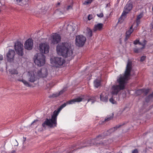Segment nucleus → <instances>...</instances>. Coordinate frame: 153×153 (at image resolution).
Instances as JSON below:
<instances>
[{"instance_id": "f257e3e1", "label": "nucleus", "mask_w": 153, "mask_h": 153, "mask_svg": "<svg viewBox=\"0 0 153 153\" xmlns=\"http://www.w3.org/2000/svg\"><path fill=\"white\" fill-rule=\"evenodd\" d=\"M132 69V62L128 60L123 76H121L117 79V82L119 85H114L111 87V94L112 95H117L120 90L125 89L126 84L130 79L131 72Z\"/></svg>"}, {"instance_id": "f03ea898", "label": "nucleus", "mask_w": 153, "mask_h": 153, "mask_svg": "<svg viewBox=\"0 0 153 153\" xmlns=\"http://www.w3.org/2000/svg\"><path fill=\"white\" fill-rule=\"evenodd\" d=\"M82 98L79 97L64 103L60 106L57 111H54L51 119L46 118L45 119V121L42 124V127L45 128L47 126L51 128L54 126H56L57 124V117L59 112L62 109L68 104H72L76 102H81L82 100Z\"/></svg>"}, {"instance_id": "7ed1b4c3", "label": "nucleus", "mask_w": 153, "mask_h": 153, "mask_svg": "<svg viewBox=\"0 0 153 153\" xmlns=\"http://www.w3.org/2000/svg\"><path fill=\"white\" fill-rule=\"evenodd\" d=\"M56 51L58 54L65 57L70 56L73 54L70 45L66 42L58 45L56 47Z\"/></svg>"}, {"instance_id": "20e7f679", "label": "nucleus", "mask_w": 153, "mask_h": 153, "mask_svg": "<svg viewBox=\"0 0 153 153\" xmlns=\"http://www.w3.org/2000/svg\"><path fill=\"white\" fill-rule=\"evenodd\" d=\"M34 61L35 64L38 66H42L45 63V56L42 53H38L34 56Z\"/></svg>"}, {"instance_id": "39448f33", "label": "nucleus", "mask_w": 153, "mask_h": 153, "mask_svg": "<svg viewBox=\"0 0 153 153\" xmlns=\"http://www.w3.org/2000/svg\"><path fill=\"white\" fill-rule=\"evenodd\" d=\"M86 40V38L84 36L78 35L76 37L75 45L78 47H82L84 45Z\"/></svg>"}, {"instance_id": "423d86ee", "label": "nucleus", "mask_w": 153, "mask_h": 153, "mask_svg": "<svg viewBox=\"0 0 153 153\" xmlns=\"http://www.w3.org/2000/svg\"><path fill=\"white\" fill-rule=\"evenodd\" d=\"M14 47L17 54L19 56H22L24 54L23 45L20 42L17 41L15 43Z\"/></svg>"}, {"instance_id": "0eeeda50", "label": "nucleus", "mask_w": 153, "mask_h": 153, "mask_svg": "<svg viewBox=\"0 0 153 153\" xmlns=\"http://www.w3.org/2000/svg\"><path fill=\"white\" fill-rule=\"evenodd\" d=\"M132 4L130 3L127 4L126 5L124 8V10L123 11L121 16L119 19V22L121 23L123 22L124 19L125 18L126 15L132 9Z\"/></svg>"}, {"instance_id": "6e6552de", "label": "nucleus", "mask_w": 153, "mask_h": 153, "mask_svg": "<svg viewBox=\"0 0 153 153\" xmlns=\"http://www.w3.org/2000/svg\"><path fill=\"white\" fill-rule=\"evenodd\" d=\"M51 64L56 67L62 65L65 62V60L61 57H55L51 59Z\"/></svg>"}, {"instance_id": "1a4fd4ad", "label": "nucleus", "mask_w": 153, "mask_h": 153, "mask_svg": "<svg viewBox=\"0 0 153 153\" xmlns=\"http://www.w3.org/2000/svg\"><path fill=\"white\" fill-rule=\"evenodd\" d=\"M49 48V45L46 43H41L39 45V50L42 53H48Z\"/></svg>"}, {"instance_id": "9d476101", "label": "nucleus", "mask_w": 153, "mask_h": 153, "mask_svg": "<svg viewBox=\"0 0 153 153\" xmlns=\"http://www.w3.org/2000/svg\"><path fill=\"white\" fill-rule=\"evenodd\" d=\"M48 73L47 69L45 68H42L38 71L36 76L39 78H45L47 77Z\"/></svg>"}, {"instance_id": "9b49d317", "label": "nucleus", "mask_w": 153, "mask_h": 153, "mask_svg": "<svg viewBox=\"0 0 153 153\" xmlns=\"http://www.w3.org/2000/svg\"><path fill=\"white\" fill-rule=\"evenodd\" d=\"M61 37L60 35L56 33H53L51 36V43L57 44L61 41Z\"/></svg>"}, {"instance_id": "f8f14e48", "label": "nucleus", "mask_w": 153, "mask_h": 153, "mask_svg": "<svg viewBox=\"0 0 153 153\" xmlns=\"http://www.w3.org/2000/svg\"><path fill=\"white\" fill-rule=\"evenodd\" d=\"M15 55L16 53L14 50L10 49L6 55L7 61L10 62H13Z\"/></svg>"}, {"instance_id": "ddd939ff", "label": "nucleus", "mask_w": 153, "mask_h": 153, "mask_svg": "<svg viewBox=\"0 0 153 153\" xmlns=\"http://www.w3.org/2000/svg\"><path fill=\"white\" fill-rule=\"evenodd\" d=\"M33 42L31 39H29L25 42L24 44V47L25 49L28 50H31L33 47Z\"/></svg>"}, {"instance_id": "4468645a", "label": "nucleus", "mask_w": 153, "mask_h": 153, "mask_svg": "<svg viewBox=\"0 0 153 153\" xmlns=\"http://www.w3.org/2000/svg\"><path fill=\"white\" fill-rule=\"evenodd\" d=\"M9 72L10 75V76L9 79L10 80L12 81V79L11 78V77H12L13 76H11L12 75H15L16 77H15L19 78V77L21 75L18 72V71L16 69L13 68L10 69L9 70Z\"/></svg>"}, {"instance_id": "2eb2a0df", "label": "nucleus", "mask_w": 153, "mask_h": 153, "mask_svg": "<svg viewBox=\"0 0 153 153\" xmlns=\"http://www.w3.org/2000/svg\"><path fill=\"white\" fill-rule=\"evenodd\" d=\"M29 76V81L31 82H33L36 80L34 72L31 71L28 72Z\"/></svg>"}, {"instance_id": "dca6fc26", "label": "nucleus", "mask_w": 153, "mask_h": 153, "mask_svg": "<svg viewBox=\"0 0 153 153\" xmlns=\"http://www.w3.org/2000/svg\"><path fill=\"white\" fill-rule=\"evenodd\" d=\"M103 25L101 23H99L95 25L93 29L94 32L100 31L102 30Z\"/></svg>"}, {"instance_id": "f3484780", "label": "nucleus", "mask_w": 153, "mask_h": 153, "mask_svg": "<svg viewBox=\"0 0 153 153\" xmlns=\"http://www.w3.org/2000/svg\"><path fill=\"white\" fill-rule=\"evenodd\" d=\"M100 100L102 102H106L108 101V95L104 92L102 93L100 95Z\"/></svg>"}, {"instance_id": "a211bd4d", "label": "nucleus", "mask_w": 153, "mask_h": 153, "mask_svg": "<svg viewBox=\"0 0 153 153\" xmlns=\"http://www.w3.org/2000/svg\"><path fill=\"white\" fill-rule=\"evenodd\" d=\"M133 31V26L132 25L130 27L129 30L126 31V36L125 38V40L126 41L127 40V39L129 38L131 34Z\"/></svg>"}, {"instance_id": "6ab92c4d", "label": "nucleus", "mask_w": 153, "mask_h": 153, "mask_svg": "<svg viewBox=\"0 0 153 153\" xmlns=\"http://www.w3.org/2000/svg\"><path fill=\"white\" fill-rule=\"evenodd\" d=\"M21 76V78H17L16 77L15 78V79L16 81H18L22 82L26 86H30V85L29 83L27 81L24 80L22 78V76Z\"/></svg>"}, {"instance_id": "aec40b11", "label": "nucleus", "mask_w": 153, "mask_h": 153, "mask_svg": "<svg viewBox=\"0 0 153 153\" xmlns=\"http://www.w3.org/2000/svg\"><path fill=\"white\" fill-rule=\"evenodd\" d=\"M103 137L99 135L95 139V142L96 143V144H103V143L102 142H98L99 140H100L103 139Z\"/></svg>"}, {"instance_id": "412c9836", "label": "nucleus", "mask_w": 153, "mask_h": 153, "mask_svg": "<svg viewBox=\"0 0 153 153\" xmlns=\"http://www.w3.org/2000/svg\"><path fill=\"white\" fill-rule=\"evenodd\" d=\"M85 34L87 36L91 37L92 36V30L90 29L87 27L86 29V32Z\"/></svg>"}, {"instance_id": "4be33fe9", "label": "nucleus", "mask_w": 153, "mask_h": 153, "mask_svg": "<svg viewBox=\"0 0 153 153\" xmlns=\"http://www.w3.org/2000/svg\"><path fill=\"white\" fill-rule=\"evenodd\" d=\"M101 81L100 80L96 79L94 82V86L96 88H98L101 85Z\"/></svg>"}, {"instance_id": "5701e85b", "label": "nucleus", "mask_w": 153, "mask_h": 153, "mask_svg": "<svg viewBox=\"0 0 153 153\" xmlns=\"http://www.w3.org/2000/svg\"><path fill=\"white\" fill-rule=\"evenodd\" d=\"M121 126V125L116 126L115 127H113L111 128L109 130V131H110V132L111 133L114 132L116 130H117V128H120Z\"/></svg>"}, {"instance_id": "b1692460", "label": "nucleus", "mask_w": 153, "mask_h": 153, "mask_svg": "<svg viewBox=\"0 0 153 153\" xmlns=\"http://www.w3.org/2000/svg\"><path fill=\"white\" fill-rule=\"evenodd\" d=\"M142 17V15L140 14L138 15L137 18V20L136 21V22L137 23V26L140 23V19Z\"/></svg>"}, {"instance_id": "393cba45", "label": "nucleus", "mask_w": 153, "mask_h": 153, "mask_svg": "<svg viewBox=\"0 0 153 153\" xmlns=\"http://www.w3.org/2000/svg\"><path fill=\"white\" fill-rule=\"evenodd\" d=\"M114 114L112 113L111 115L108 116L105 120V121H108L112 119L114 117Z\"/></svg>"}, {"instance_id": "a878e982", "label": "nucleus", "mask_w": 153, "mask_h": 153, "mask_svg": "<svg viewBox=\"0 0 153 153\" xmlns=\"http://www.w3.org/2000/svg\"><path fill=\"white\" fill-rule=\"evenodd\" d=\"M143 48H142V47L140 48H135L134 49V52L135 53H138L140 52Z\"/></svg>"}, {"instance_id": "bb28decb", "label": "nucleus", "mask_w": 153, "mask_h": 153, "mask_svg": "<svg viewBox=\"0 0 153 153\" xmlns=\"http://www.w3.org/2000/svg\"><path fill=\"white\" fill-rule=\"evenodd\" d=\"M135 94L137 95H139L143 94L142 89L138 90L136 91Z\"/></svg>"}, {"instance_id": "cd10ccee", "label": "nucleus", "mask_w": 153, "mask_h": 153, "mask_svg": "<svg viewBox=\"0 0 153 153\" xmlns=\"http://www.w3.org/2000/svg\"><path fill=\"white\" fill-rule=\"evenodd\" d=\"M143 93L146 96L147 95L149 92V89H142Z\"/></svg>"}, {"instance_id": "c85d7f7f", "label": "nucleus", "mask_w": 153, "mask_h": 153, "mask_svg": "<svg viewBox=\"0 0 153 153\" xmlns=\"http://www.w3.org/2000/svg\"><path fill=\"white\" fill-rule=\"evenodd\" d=\"M109 101L113 104H117V102L113 99V97H112L109 99Z\"/></svg>"}, {"instance_id": "c756f323", "label": "nucleus", "mask_w": 153, "mask_h": 153, "mask_svg": "<svg viewBox=\"0 0 153 153\" xmlns=\"http://www.w3.org/2000/svg\"><path fill=\"white\" fill-rule=\"evenodd\" d=\"M64 92V91H63V90H62V91H61L58 94H56L55 95H54V97H58V96H59L60 94H63V92Z\"/></svg>"}, {"instance_id": "7c9ffc66", "label": "nucleus", "mask_w": 153, "mask_h": 153, "mask_svg": "<svg viewBox=\"0 0 153 153\" xmlns=\"http://www.w3.org/2000/svg\"><path fill=\"white\" fill-rule=\"evenodd\" d=\"M92 2V0H87L86 1H85L84 3V4H88L91 3Z\"/></svg>"}, {"instance_id": "2f4dec72", "label": "nucleus", "mask_w": 153, "mask_h": 153, "mask_svg": "<svg viewBox=\"0 0 153 153\" xmlns=\"http://www.w3.org/2000/svg\"><path fill=\"white\" fill-rule=\"evenodd\" d=\"M147 41L145 40H144L143 42V47H142V48H145V46L146 44Z\"/></svg>"}, {"instance_id": "473e14b6", "label": "nucleus", "mask_w": 153, "mask_h": 153, "mask_svg": "<svg viewBox=\"0 0 153 153\" xmlns=\"http://www.w3.org/2000/svg\"><path fill=\"white\" fill-rule=\"evenodd\" d=\"M146 57L145 56H142L140 59V61L141 62H143L146 59Z\"/></svg>"}, {"instance_id": "72a5a7b5", "label": "nucleus", "mask_w": 153, "mask_h": 153, "mask_svg": "<svg viewBox=\"0 0 153 153\" xmlns=\"http://www.w3.org/2000/svg\"><path fill=\"white\" fill-rule=\"evenodd\" d=\"M97 15L98 17L100 18L102 17L103 16V14L102 13L98 14H97Z\"/></svg>"}, {"instance_id": "f704fd0d", "label": "nucleus", "mask_w": 153, "mask_h": 153, "mask_svg": "<svg viewBox=\"0 0 153 153\" xmlns=\"http://www.w3.org/2000/svg\"><path fill=\"white\" fill-rule=\"evenodd\" d=\"M93 18V16L92 15H89L88 18V20H90Z\"/></svg>"}, {"instance_id": "c9c22d12", "label": "nucleus", "mask_w": 153, "mask_h": 153, "mask_svg": "<svg viewBox=\"0 0 153 153\" xmlns=\"http://www.w3.org/2000/svg\"><path fill=\"white\" fill-rule=\"evenodd\" d=\"M139 40L136 39L134 41L133 43L134 45H136L138 43H139Z\"/></svg>"}, {"instance_id": "e433bc0d", "label": "nucleus", "mask_w": 153, "mask_h": 153, "mask_svg": "<svg viewBox=\"0 0 153 153\" xmlns=\"http://www.w3.org/2000/svg\"><path fill=\"white\" fill-rule=\"evenodd\" d=\"M132 153H138V151L137 149H135L133 150Z\"/></svg>"}, {"instance_id": "4c0bfd02", "label": "nucleus", "mask_w": 153, "mask_h": 153, "mask_svg": "<svg viewBox=\"0 0 153 153\" xmlns=\"http://www.w3.org/2000/svg\"><path fill=\"white\" fill-rule=\"evenodd\" d=\"M72 8V6H71L69 5L68 6L67 9V10H68L70 9H71Z\"/></svg>"}, {"instance_id": "58836bf2", "label": "nucleus", "mask_w": 153, "mask_h": 153, "mask_svg": "<svg viewBox=\"0 0 153 153\" xmlns=\"http://www.w3.org/2000/svg\"><path fill=\"white\" fill-rule=\"evenodd\" d=\"M3 59V57L2 55L0 54V61Z\"/></svg>"}, {"instance_id": "ea45409f", "label": "nucleus", "mask_w": 153, "mask_h": 153, "mask_svg": "<svg viewBox=\"0 0 153 153\" xmlns=\"http://www.w3.org/2000/svg\"><path fill=\"white\" fill-rule=\"evenodd\" d=\"M39 120H36L33 121L31 124V125H32L34 123L38 121Z\"/></svg>"}, {"instance_id": "a19ab883", "label": "nucleus", "mask_w": 153, "mask_h": 153, "mask_svg": "<svg viewBox=\"0 0 153 153\" xmlns=\"http://www.w3.org/2000/svg\"><path fill=\"white\" fill-rule=\"evenodd\" d=\"M16 143L15 144L14 146H17L18 145V143L16 140Z\"/></svg>"}, {"instance_id": "79ce46f5", "label": "nucleus", "mask_w": 153, "mask_h": 153, "mask_svg": "<svg viewBox=\"0 0 153 153\" xmlns=\"http://www.w3.org/2000/svg\"><path fill=\"white\" fill-rule=\"evenodd\" d=\"M23 0H16L17 2L19 3L21 2Z\"/></svg>"}, {"instance_id": "37998d69", "label": "nucleus", "mask_w": 153, "mask_h": 153, "mask_svg": "<svg viewBox=\"0 0 153 153\" xmlns=\"http://www.w3.org/2000/svg\"><path fill=\"white\" fill-rule=\"evenodd\" d=\"M60 5V2H58L57 3V4L56 5V6L57 7L59 6Z\"/></svg>"}, {"instance_id": "c03bdc74", "label": "nucleus", "mask_w": 153, "mask_h": 153, "mask_svg": "<svg viewBox=\"0 0 153 153\" xmlns=\"http://www.w3.org/2000/svg\"><path fill=\"white\" fill-rule=\"evenodd\" d=\"M90 100H91L92 101V102L93 103L94 102V101L93 100H92L91 99H89L88 100V102H89Z\"/></svg>"}, {"instance_id": "a18cd8bd", "label": "nucleus", "mask_w": 153, "mask_h": 153, "mask_svg": "<svg viewBox=\"0 0 153 153\" xmlns=\"http://www.w3.org/2000/svg\"><path fill=\"white\" fill-rule=\"evenodd\" d=\"M138 44L143 46V43H141L140 42H139V43H138Z\"/></svg>"}, {"instance_id": "49530a36", "label": "nucleus", "mask_w": 153, "mask_h": 153, "mask_svg": "<svg viewBox=\"0 0 153 153\" xmlns=\"http://www.w3.org/2000/svg\"><path fill=\"white\" fill-rule=\"evenodd\" d=\"M23 139H24V142H25L26 140V137H23Z\"/></svg>"}]
</instances>
